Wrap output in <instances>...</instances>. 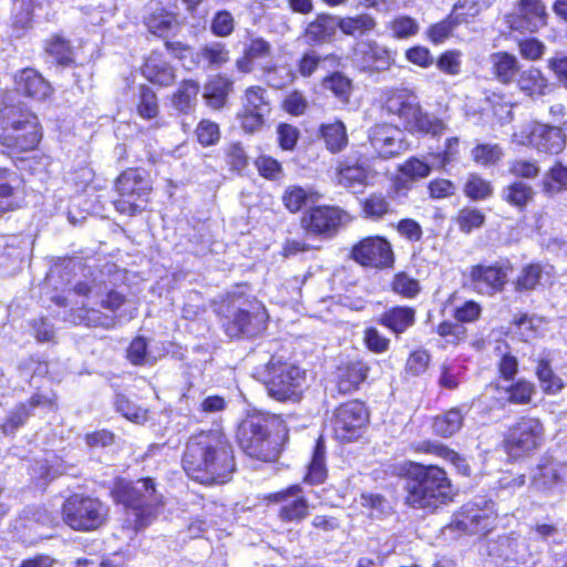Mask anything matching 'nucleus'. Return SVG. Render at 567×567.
<instances>
[{
    "label": "nucleus",
    "instance_id": "52",
    "mask_svg": "<svg viewBox=\"0 0 567 567\" xmlns=\"http://www.w3.org/2000/svg\"><path fill=\"white\" fill-rule=\"evenodd\" d=\"M47 53L61 65H69L73 62V52L68 41L61 37H53L45 47Z\"/></svg>",
    "mask_w": 567,
    "mask_h": 567
},
{
    "label": "nucleus",
    "instance_id": "34",
    "mask_svg": "<svg viewBox=\"0 0 567 567\" xmlns=\"http://www.w3.org/2000/svg\"><path fill=\"white\" fill-rule=\"evenodd\" d=\"M319 134L327 150L333 154L342 152L348 145L347 127L340 120L321 124Z\"/></svg>",
    "mask_w": 567,
    "mask_h": 567
},
{
    "label": "nucleus",
    "instance_id": "37",
    "mask_svg": "<svg viewBox=\"0 0 567 567\" xmlns=\"http://www.w3.org/2000/svg\"><path fill=\"white\" fill-rule=\"evenodd\" d=\"M465 413L462 408H452L445 413L435 416L433 431L442 437L453 436L461 430Z\"/></svg>",
    "mask_w": 567,
    "mask_h": 567
},
{
    "label": "nucleus",
    "instance_id": "17",
    "mask_svg": "<svg viewBox=\"0 0 567 567\" xmlns=\"http://www.w3.org/2000/svg\"><path fill=\"white\" fill-rule=\"evenodd\" d=\"M266 499L269 503L279 504L278 517L286 523H298L309 515V503L302 488L298 484L288 486L276 493L269 494Z\"/></svg>",
    "mask_w": 567,
    "mask_h": 567
},
{
    "label": "nucleus",
    "instance_id": "43",
    "mask_svg": "<svg viewBox=\"0 0 567 567\" xmlns=\"http://www.w3.org/2000/svg\"><path fill=\"white\" fill-rule=\"evenodd\" d=\"M199 84L194 80L184 81L173 96V104L182 113H188L194 110Z\"/></svg>",
    "mask_w": 567,
    "mask_h": 567
},
{
    "label": "nucleus",
    "instance_id": "39",
    "mask_svg": "<svg viewBox=\"0 0 567 567\" xmlns=\"http://www.w3.org/2000/svg\"><path fill=\"white\" fill-rule=\"evenodd\" d=\"M415 311L410 307H394L381 317V323L394 333H402L414 323Z\"/></svg>",
    "mask_w": 567,
    "mask_h": 567
},
{
    "label": "nucleus",
    "instance_id": "29",
    "mask_svg": "<svg viewBox=\"0 0 567 567\" xmlns=\"http://www.w3.org/2000/svg\"><path fill=\"white\" fill-rule=\"evenodd\" d=\"M492 72L495 79L503 84H511L517 80L520 72L517 58L507 52H496L489 58Z\"/></svg>",
    "mask_w": 567,
    "mask_h": 567
},
{
    "label": "nucleus",
    "instance_id": "64",
    "mask_svg": "<svg viewBox=\"0 0 567 567\" xmlns=\"http://www.w3.org/2000/svg\"><path fill=\"white\" fill-rule=\"evenodd\" d=\"M484 215L474 208H464L458 214V226L462 231L471 233L474 228H478L484 223Z\"/></svg>",
    "mask_w": 567,
    "mask_h": 567
},
{
    "label": "nucleus",
    "instance_id": "7",
    "mask_svg": "<svg viewBox=\"0 0 567 567\" xmlns=\"http://www.w3.org/2000/svg\"><path fill=\"white\" fill-rule=\"evenodd\" d=\"M115 189L118 196L114 200L115 209L134 216L145 209L152 186L145 171L128 168L117 177Z\"/></svg>",
    "mask_w": 567,
    "mask_h": 567
},
{
    "label": "nucleus",
    "instance_id": "48",
    "mask_svg": "<svg viewBox=\"0 0 567 567\" xmlns=\"http://www.w3.org/2000/svg\"><path fill=\"white\" fill-rule=\"evenodd\" d=\"M464 365L457 361L445 362L441 367L437 384L447 390H456L464 374Z\"/></svg>",
    "mask_w": 567,
    "mask_h": 567
},
{
    "label": "nucleus",
    "instance_id": "35",
    "mask_svg": "<svg viewBox=\"0 0 567 567\" xmlns=\"http://www.w3.org/2000/svg\"><path fill=\"white\" fill-rule=\"evenodd\" d=\"M370 173L362 164L350 165L341 163L338 167V182L340 185L357 190L368 185Z\"/></svg>",
    "mask_w": 567,
    "mask_h": 567
},
{
    "label": "nucleus",
    "instance_id": "36",
    "mask_svg": "<svg viewBox=\"0 0 567 567\" xmlns=\"http://www.w3.org/2000/svg\"><path fill=\"white\" fill-rule=\"evenodd\" d=\"M231 89V81L225 76L216 75L206 83L203 96L210 107L220 109L225 105Z\"/></svg>",
    "mask_w": 567,
    "mask_h": 567
},
{
    "label": "nucleus",
    "instance_id": "62",
    "mask_svg": "<svg viewBox=\"0 0 567 567\" xmlns=\"http://www.w3.org/2000/svg\"><path fill=\"white\" fill-rule=\"evenodd\" d=\"M432 167L429 163L416 157H411L400 167L402 175L411 179L424 178L430 175Z\"/></svg>",
    "mask_w": 567,
    "mask_h": 567
},
{
    "label": "nucleus",
    "instance_id": "44",
    "mask_svg": "<svg viewBox=\"0 0 567 567\" xmlns=\"http://www.w3.org/2000/svg\"><path fill=\"white\" fill-rule=\"evenodd\" d=\"M544 269L539 264L525 266L514 281L515 290L518 292L533 291L540 284Z\"/></svg>",
    "mask_w": 567,
    "mask_h": 567
},
{
    "label": "nucleus",
    "instance_id": "26",
    "mask_svg": "<svg viewBox=\"0 0 567 567\" xmlns=\"http://www.w3.org/2000/svg\"><path fill=\"white\" fill-rule=\"evenodd\" d=\"M194 62L204 69H218L229 60V51L225 43L212 41L202 45L193 55Z\"/></svg>",
    "mask_w": 567,
    "mask_h": 567
},
{
    "label": "nucleus",
    "instance_id": "10",
    "mask_svg": "<svg viewBox=\"0 0 567 567\" xmlns=\"http://www.w3.org/2000/svg\"><path fill=\"white\" fill-rule=\"evenodd\" d=\"M513 141L528 145L537 153L557 155L564 151L567 136L559 126L534 122L520 132H515Z\"/></svg>",
    "mask_w": 567,
    "mask_h": 567
},
{
    "label": "nucleus",
    "instance_id": "60",
    "mask_svg": "<svg viewBox=\"0 0 567 567\" xmlns=\"http://www.w3.org/2000/svg\"><path fill=\"white\" fill-rule=\"evenodd\" d=\"M390 29L395 38L405 39L417 33L419 24L410 17L400 16L391 21Z\"/></svg>",
    "mask_w": 567,
    "mask_h": 567
},
{
    "label": "nucleus",
    "instance_id": "2",
    "mask_svg": "<svg viewBox=\"0 0 567 567\" xmlns=\"http://www.w3.org/2000/svg\"><path fill=\"white\" fill-rule=\"evenodd\" d=\"M406 504L434 511L452 501L453 488L446 472L435 465L412 463L405 483Z\"/></svg>",
    "mask_w": 567,
    "mask_h": 567
},
{
    "label": "nucleus",
    "instance_id": "12",
    "mask_svg": "<svg viewBox=\"0 0 567 567\" xmlns=\"http://www.w3.org/2000/svg\"><path fill=\"white\" fill-rule=\"evenodd\" d=\"M368 142L377 157L390 159L409 151L405 133L396 125L378 123L368 130Z\"/></svg>",
    "mask_w": 567,
    "mask_h": 567
},
{
    "label": "nucleus",
    "instance_id": "40",
    "mask_svg": "<svg viewBox=\"0 0 567 567\" xmlns=\"http://www.w3.org/2000/svg\"><path fill=\"white\" fill-rule=\"evenodd\" d=\"M327 477L326 468V446L321 439L317 440L311 461L305 476V482L309 484H321Z\"/></svg>",
    "mask_w": 567,
    "mask_h": 567
},
{
    "label": "nucleus",
    "instance_id": "25",
    "mask_svg": "<svg viewBox=\"0 0 567 567\" xmlns=\"http://www.w3.org/2000/svg\"><path fill=\"white\" fill-rule=\"evenodd\" d=\"M176 22V16L166 10L158 1H151L144 16L147 30L158 37L165 35Z\"/></svg>",
    "mask_w": 567,
    "mask_h": 567
},
{
    "label": "nucleus",
    "instance_id": "55",
    "mask_svg": "<svg viewBox=\"0 0 567 567\" xmlns=\"http://www.w3.org/2000/svg\"><path fill=\"white\" fill-rule=\"evenodd\" d=\"M464 193L474 200H482L493 193L492 184L477 174H471L464 185Z\"/></svg>",
    "mask_w": 567,
    "mask_h": 567
},
{
    "label": "nucleus",
    "instance_id": "21",
    "mask_svg": "<svg viewBox=\"0 0 567 567\" xmlns=\"http://www.w3.org/2000/svg\"><path fill=\"white\" fill-rule=\"evenodd\" d=\"M547 22L546 7L540 0H519L508 18L509 27L520 32H536Z\"/></svg>",
    "mask_w": 567,
    "mask_h": 567
},
{
    "label": "nucleus",
    "instance_id": "31",
    "mask_svg": "<svg viewBox=\"0 0 567 567\" xmlns=\"http://www.w3.org/2000/svg\"><path fill=\"white\" fill-rule=\"evenodd\" d=\"M519 90L530 97L544 96L549 89V82L539 69L529 68L519 72L516 80Z\"/></svg>",
    "mask_w": 567,
    "mask_h": 567
},
{
    "label": "nucleus",
    "instance_id": "51",
    "mask_svg": "<svg viewBox=\"0 0 567 567\" xmlns=\"http://www.w3.org/2000/svg\"><path fill=\"white\" fill-rule=\"evenodd\" d=\"M246 112H256L264 114L270 113V104L266 96V90L260 86H250L245 92L244 107Z\"/></svg>",
    "mask_w": 567,
    "mask_h": 567
},
{
    "label": "nucleus",
    "instance_id": "57",
    "mask_svg": "<svg viewBox=\"0 0 567 567\" xmlns=\"http://www.w3.org/2000/svg\"><path fill=\"white\" fill-rule=\"evenodd\" d=\"M506 393L508 394L507 400L511 403L527 404L530 402L532 396L535 393V386L526 380H519L506 388Z\"/></svg>",
    "mask_w": 567,
    "mask_h": 567
},
{
    "label": "nucleus",
    "instance_id": "22",
    "mask_svg": "<svg viewBox=\"0 0 567 567\" xmlns=\"http://www.w3.org/2000/svg\"><path fill=\"white\" fill-rule=\"evenodd\" d=\"M353 55L358 65L367 71H383L394 62L392 52L372 40L359 41Z\"/></svg>",
    "mask_w": 567,
    "mask_h": 567
},
{
    "label": "nucleus",
    "instance_id": "14",
    "mask_svg": "<svg viewBox=\"0 0 567 567\" xmlns=\"http://www.w3.org/2000/svg\"><path fill=\"white\" fill-rule=\"evenodd\" d=\"M512 271L513 266L511 261L501 260L493 265L473 266L470 271V278L477 292L493 296L503 290Z\"/></svg>",
    "mask_w": 567,
    "mask_h": 567
},
{
    "label": "nucleus",
    "instance_id": "41",
    "mask_svg": "<svg viewBox=\"0 0 567 567\" xmlns=\"http://www.w3.org/2000/svg\"><path fill=\"white\" fill-rule=\"evenodd\" d=\"M365 218L379 220L394 212L391 200L382 193H372L362 202Z\"/></svg>",
    "mask_w": 567,
    "mask_h": 567
},
{
    "label": "nucleus",
    "instance_id": "27",
    "mask_svg": "<svg viewBox=\"0 0 567 567\" xmlns=\"http://www.w3.org/2000/svg\"><path fill=\"white\" fill-rule=\"evenodd\" d=\"M19 178L14 172L0 171V213L14 210L20 207Z\"/></svg>",
    "mask_w": 567,
    "mask_h": 567
},
{
    "label": "nucleus",
    "instance_id": "11",
    "mask_svg": "<svg viewBox=\"0 0 567 567\" xmlns=\"http://www.w3.org/2000/svg\"><path fill=\"white\" fill-rule=\"evenodd\" d=\"M567 484V463L543 457L530 475L529 488L544 497L560 496Z\"/></svg>",
    "mask_w": 567,
    "mask_h": 567
},
{
    "label": "nucleus",
    "instance_id": "6",
    "mask_svg": "<svg viewBox=\"0 0 567 567\" xmlns=\"http://www.w3.org/2000/svg\"><path fill=\"white\" fill-rule=\"evenodd\" d=\"M38 117L16 107H6L0 123V142L2 145L20 152L35 148L41 140Z\"/></svg>",
    "mask_w": 567,
    "mask_h": 567
},
{
    "label": "nucleus",
    "instance_id": "28",
    "mask_svg": "<svg viewBox=\"0 0 567 567\" xmlns=\"http://www.w3.org/2000/svg\"><path fill=\"white\" fill-rule=\"evenodd\" d=\"M369 373V367L362 361L350 362L338 371L337 386L340 393H350L359 388L365 381Z\"/></svg>",
    "mask_w": 567,
    "mask_h": 567
},
{
    "label": "nucleus",
    "instance_id": "53",
    "mask_svg": "<svg viewBox=\"0 0 567 567\" xmlns=\"http://www.w3.org/2000/svg\"><path fill=\"white\" fill-rule=\"evenodd\" d=\"M248 60L252 61L262 69V64H270L271 59V45L261 38L252 39L245 50Z\"/></svg>",
    "mask_w": 567,
    "mask_h": 567
},
{
    "label": "nucleus",
    "instance_id": "56",
    "mask_svg": "<svg viewBox=\"0 0 567 567\" xmlns=\"http://www.w3.org/2000/svg\"><path fill=\"white\" fill-rule=\"evenodd\" d=\"M255 166L266 179L278 181L284 175L282 165L276 158L268 155H260L255 161Z\"/></svg>",
    "mask_w": 567,
    "mask_h": 567
},
{
    "label": "nucleus",
    "instance_id": "59",
    "mask_svg": "<svg viewBox=\"0 0 567 567\" xmlns=\"http://www.w3.org/2000/svg\"><path fill=\"white\" fill-rule=\"evenodd\" d=\"M508 171L516 177L533 179L538 176L540 169L534 159H514L508 164Z\"/></svg>",
    "mask_w": 567,
    "mask_h": 567
},
{
    "label": "nucleus",
    "instance_id": "20",
    "mask_svg": "<svg viewBox=\"0 0 567 567\" xmlns=\"http://www.w3.org/2000/svg\"><path fill=\"white\" fill-rule=\"evenodd\" d=\"M496 515L492 507H478V504L466 505L452 523L456 529L471 535H485L493 529Z\"/></svg>",
    "mask_w": 567,
    "mask_h": 567
},
{
    "label": "nucleus",
    "instance_id": "18",
    "mask_svg": "<svg viewBox=\"0 0 567 567\" xmlns=\"http://www.w3.org/2000/svg\"><path fill=\"white\" fill-rule=\"evenodd\" d=\"M346 213L336 206H317L309 209L301 219L307 234L330 236L343 223Z\"/></svg>",
    "mask_w": 567,
    "mask_h": 567
},
{
    "label": "nucleus",
    "instance_id": "4",
    "mask_svg": "<svg viewBox=\"0 0 567 567\" xmlns=\"http://www.w3.org/2000/svg\"><path fill=\"white\" fill-rule=\"evenodd\" d=\"M384 109L395 115L411 133L442 135L446 124L437 116L424 112L417 95L409 89L391 90L386 93Z\"/></svg>",
    "mask_w": 567,
    "mask_h": 567
},
{
    "label": "nucleus",
    "instance_id": "33",
    "mask_svg": "<svg viewBox=\"0 0 567 567\" xmlns=\"http://www.w3.org/2000/svg\"><path fill=\"white\" fill-rule=\"evenodd\" d=\"M143 75L152 83L167 86L175 79L173 68L158 55H151L142 68Z\"/></svg>",
    "mask_w": 567,
    "mask_h": 567
},
{
    "label": "nucleus",
    "instance_id": "19",
    "mask_svg": "<svg viewBox=\"0 0 567 567\" xmlns=\"http://www.w3.org/2000/svg\"><path fill=\"white\" fill-rule=\"evenodd\" d=\"M368 420V413L363 403L351 401L340 405L332 421L337 439L350 441L354 437L357 430L362 427Z\"/></svg>",
    "mask_w": 567,
    "mask_h": 567
},
{
    "label": "nucleus",
    "instance_id": "1",
    "mask_svg": "<svg viewBox=\"0 0 567 567\" xmlns=\"http://www.w3.org/2000/svg\"><path fill=\"white\" fill-rule=\"evenodd\" d=\"M182 466L190 480L203 485L225 484L236 468L233 446L220 430L200 431L188 437Z\"/></svg>",
    "mask_w": 567,
    "mask_h": 567
},
{
    "label": "nucleus",
    "instance_id": "9",
    "mask_svg": "<svg viewBox=\"0 0 567 567\" xmlns=\"http://www.w3.org/2000/svg\"><path fill=\"white\" fill-rule=\"evenodd\" d=\"M107 507L96 498L72 495L63 505V519L73 529L92 530L106 519Z\"/></svg>",
    "mask_w": 567,
    "mask_h": 567
},
{
    "label": "nucleus",
    "instance_id": "54",
    "mask_svg": "<svg viewBox=\"0 0 567 567\" xmlns=\"http://www.w3.org/2000/svg\"><path fill=\"white\" fill-rule=\"evenodd\" d=\"M543 185L546 193H556L567 188V166L556 163L545 174Z\"/></svg>",
    "mask_w": 567,
    "mask_h": 567
},
{
    "label": "nucleus",
    "instance_id": "45",
    "mask_svg": "<svg viewBox=\"0 0 567 567\" xmlns=\"http://www.w3.org/2000/svg\"><path fill=\"white\" fill-rule=\"evenodd\" d=\"M322 86L330 91L340 102L348 103L352 84L351 80L340 72H334L323 79Z\"/></svg>",
    "mask_w": 567,
    "mask_h": 567
},
{
    "label": "nucleus",
    "instance_id": "8",
    "mask_svg": "<svg viewBox=\"0 0 567 567\" xmlns=\"http://www.w3.org/2000/svg\"><path fill=\"white\" fill-rule=\"evenodd\" d=\"M237 440L241 450L250 457L274 462L279 455V450L269 439L268 420L261 414L248 415L241 421Z\"/></svg>",
    "mask_w": 567,
    "mask_h": 567
},
{
    "label": "nucleus",
    "instance_id": "16",
    "mask_svg": "<svg viewBox=\"0 0 567 567\" xmlns=\"http://www.w3.org/2000/svg\"><path fill=\"white\" fill-rule=\"evenodd\" d=\"M233 312L228 309V321L225 323L226 332L229 337H254L265 328L267 313L261 305H250V309L233 305Z\"/></svg>",
    "mask_w": 567,
    "mask_h": 567
},
{
    "label": "nucleus",
    "instance_id": "42",
    "mask_svg": "<svg viewBox=\"0 0 567 567\" xmlns=\"http://www.w3.org/2000/svg\"><path fill=\"white\" fill-rule=\"evenodd\" d=\"M535 192L528 184L517 181L502 190V198L518 209L525 208L534 198Z\"/></svg>",
    "mask_w": 567,
    "mask_h": 567
},
{
    "label": "nucleus",
    "instance_id": "13",
    "mask_svg": "<svg viewBox=\"0 0 567 567\" xmlns=\"http://www.w3.org/2000/svg\"><path fill=\"white\" fill-rule=\"evenodd\" d=\"M544 427L539 420L523 417L509 429L505 449L512 457H519L536 450L543 441Z\"/></svg>",
    "mask_w": 567,
    "mask_h": 567
},
{
    "label": "nucleus",
    "instance_id": "61",
    "mask_svg": "<svg viewBox=\"0 0 567 567\" xmlns=\"http://www.w3.org/2000/svg\"><path fill=\"white\" fill-rule=\"evenodd\" d=\"M81 312L82 315H80V320L86 326L103 327L106 329L115 326L114 316L103 315L93 307L84 308Z\"/></svg>",
    "mask_w": 567,
    "mask_h": 567
},
{
    "label": "nucleus",
    "instance_id": "47",
    "mask_svg": "<svg viewBox=\"0 0 567 567\" xmlns=\"http://www.w3.org/2000/svg\"><path fill=\"white\" fill-rule=\"evenodd\" d=\"M536 374L540 386L547 394H556L564 388L563 380L554 373L549 362L540 359L536 368Z\"/></svg>",
    "mask_w": 567,
    "mask_h": 567
},
{
    "label": "nucleus",
    "instance_id": "24",
    "mask_svg": "<svg viewBox=\"0 0 567 567\" xmlns=\"http://www.w3.org/2000/svg\"><path fill=\"white\" fill-rule=\"evenodd\" d=\"M17 90L35 100L47 99L51 92V85L41 74L32 68H25L14 74Z\"/></svg>",
    "mask_w": 567,
    "mask_h": 567
},
{
    "label": "nucleus",
    "instance_id": "49",
    "mask_svg": "<svg viewBox=\"0 0 567 567\" xmlns=\"http://www.w3.org/2000/svg\"><path fill=\"white\" fill-rule=\"evenodd\" d=\"M282 200L287 209L296 213L309 203H313V193L300 186H290L285 190Z\"/></svg>",
    "mask_w": 567,
    "mask_h": 567
},
{
    "label": "nucleus",
    "instance_id": "30",
    "mask_svg": "<svg viewBox=\"0 0 567 567\" xmlns=\"http://www.w3.org/2000/svg\"><path fill=\"white\" fill-rule=\"evenodd\" d=\"M74 291L78 295L86 296L89 302L86 306H93L100 303L104 309L110 310L111 312H115L123 303L124 296L110 290L107 292H102L100 290L91 288L87 284L80 282L74 287Z\"/></svg>",
    "mask_w": 567,
    "mask_h": 567
},
{
    "label": "nucleus",
    "instance_id": "46",
    "mask_svg": "<svg viewBox=\"0 0 567 567\" xmlns=\"http://www.w3.org/2000/svg\"><path fill=\"white\" fill-rule=\"evenodd\" d=\"M264 76L267 83L275 87L281 89L290 84L295 79V73L288 65L262 64Z\"/></svg>",
    "mask_w": 567,
    "mask_h": 567
},
{
    "label": "nucleus",
    "instance_id": "5",
    "mask_svg": "<svg viewBox=\"0 0 567 567\" xmlns=\"http://www.w3.org/2000/svg\"><path fill=\"white\" fill-rule=\"evenodd\" d=\"M306 371L293 363L271 357L266 365L265 385L268 395L278 402L297 403L302 399Z\"/></svg>",
    "mask_w": 567,
    "mask_h": 567
},
{
    "label": "nucleus",
    "instance_id": "23",
    "mask_svg": "<svg viewBox=\"0 0 567 567\" xmlns=\"http://www.w3.org/2000/svg\"><path fill=\"white\" fill-rule=\"evenodd\" d=\"M55 395L53 393H34L28 403H20L8 416L6 422L1 425L3 433L9 434L14 432L24 424L27 419L32 414V411L38 408L54 409Z\"/></svg>",
    "mask_w": 567,
    "mask_h": 567
},
{
    "label": "nucleus",
    "instance_id": "38",
    "mask_svg": "<svg viewBox=\"0 0 567 567\" xmlns=\"http://www.w3.org/2000/svg\"><path fill=\"white\" fill-rule=\"evenodd\" d=\"M375 27V19L368 13L338 19V29H340L343 34L353 38L362 37L373 31Z\"/></svg>",
    "mask_w": 567,
    "mask_h": 567
},
{
    "label": "nucleus",
    "instance_id": "32",
    "mask_svg": "<svg viewBox=\"0 0 567 567\" xmlns=\"http://www.w3.org/2000/svg\"><path fill=\"white\" fill-rule=\"evenodd\" d=\"M337 29L338 20L330 16H320L308 24L305 37L309 43H327L333 39Z\"/></svg>",
    "mask_w": 567,
    "mask_h": 567
},
{
    "label": "nucleus",
    "instance_id": "63",
    "mask_svg": "<svg viewBox=\"0 0 567 567\" xmlns=\"http://www.w3.org/2000/svg\"><path fill=\"white\" fill-rule=\"evenodd\" d=\"M234 17L226 10L218 11L210 23V30L217 37H228L234 31Z\"/></svg>",
    "mask_w": 567,
    "mask_h": 567
},
{
    "label": "nucleus",
    "instance_id": "3",
    "mask_svg": "<svg viewBox=\"0 0 567 567\" xmlns=\"http://www.w3.org/2000/svg\"><path fill=\"white\" fill-rule=\"evenodd\" d=\"M115 499L127 509L126 522L135 529L147 527L158 515L162 495L152 478L120 482L114 489Z\"/></svg>",
    "mask_w": 567,
    "mask_h": 567
},
{
    "label": "nucleus",
    "instance_id": "58",
    "mask_svg": "<svg viewBox=\"0 0 567 567\" xmlns=\"http://www.w3.org/2000/svg\"><path fill=\"white\" fill-rule=\"evenodd\" d=\"M138 114L144 118H154L158 113L157 99L155 93L146 86L141 87Z\"/></svg>",
    "mask_w": 567,
    "mask_h": 567
},
{
    "label": "nucleus",
    "instance_id": "50",
    "mask_svg": "<svg viewBox=\"0 0 567 567\" xmlns=\"http://www.w3.org/2000/svg\"><path fill=\"white\" fill-rule=\"evenodd\" d=\"M473 161L482 166L497 164L503 157V151L497 144H477L471 152Z\"/></svg>",
    "mask_w": 567,
    "mask_h": 567
},
{
    "label": "nucleus",
    "instance_id": "15",
    "mask_svg": "<svg viewBox=\"0 0 567 567\" xmlns=\"http://www.w3.org/2000/svg\"><path fill=\"white\" fill-rule=\"evenodd\" d=\"M352 259L364 267L388 268L394 261L390 243L380 236H371L360 240L351 249Z\"/></svg>",
    "mask_w": 567,
    "mask_h": 567
}]
</instances>
